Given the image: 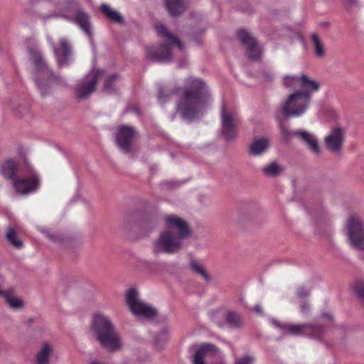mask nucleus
I'll use <instances>...</instances> for the list:
<instances>
[{"instance_id":"f257e3e1","label":"nucleus","mask_w":364,"mask_h":364,"mask_svg":"<svg viewBox=\"0 0 364 364\" xmlns=\"http://www.w3.org/2000/svg\"><path fill=\"white\" fill-rule=\"evenodd\" d=\"M185 82L187 86L183 87H178L172 90L160 88L158 100L161 104H164L175 95L177 97L176 112L183 119L192 120L204 114L212 99L208 87L202 79L189 77Z\"/></svg>"},{"instance_id":"f03ea898","label":"nucleus","mask_w":364,"mask_h":364,"mask_svg":"<svg viewBox=\"0 0 364 364\" xmlns=\"http://www.w3.org/2000/svg\"><path fill=\"white\" fill-rule=\"evenodd\" d=\"M166 229L162 231L153 242L152 250L155 254H175L183 247L184 240L191 235V230L186 221L176 215L165 218Z\"/></svg>"},{"instance_id":"7ed1b4c3","label":"nucleus","mask_w":364,"mask_h":364,"mask_svg":"<svg viewBox=\"0 0 364 364\" xmlns=\"http://www.w3.org/2000/svg\"><path fill=\"white\" fill-rule=\"evenodd\" d=\"M54 12L43 16V18L53 17L63 18L75 23L92 41L93 33L91 28L90 18L75 0H50Z\"/></svg>"},{"instance_id":"20e7f679","label":"nucleus","mask_w":364,"mask_h":364,"mask_svg":"<svg viewBox=\"0 0 364 364\" xmlns=\"http://www.w3.org/2000/svg\"><path fill=\"white\" fill-rule=\"evenodd\" d=\"M29 55L35 67L34 80L42 97L50 94L55 85H65L64 80L48 68L37 48L29 50Z\"/></svg>"},{"instance_id":"39448f33","label":"nucleus","mask_w":364,"mask_h":364,"mask_svg":"<svg viewBox=\"0 0 364 364\" xmlns=\"http://www.w3.org/2000/svg\"><path fill=\"white\" fill-rule=\"evenodd\" d=\"M90 331L96 340L106 349L116 351L122 348L121 337L109 316L102 314H95Z\"/></svg>"},{"instance_id":"423d86ee","label":"nucleus","mask_w":364,"mask_h":364,"mask_svg":"<svg viewBox=\"0 0 364 364\" xmlns=\"http://www.w3.org/2000/svg\"><path fill=\"white\" fill-rule=\"evenodd\" d=\"M156 31L158 35L164 39L165 44L161 45L158 48H148L147 57L158 62H171L172 48L177 46L180 50H183V45L176 36L168 32L164 25L156 26Z\"/></svg>"},{"instance_id":"0eeeda50","label":"nucleus","mask_w":364,"mask_h":364,"mask_svg":"<svg viewBox=\"0 0 364 364\" xmlns=\"http://www.w3.org/2000/svg\"><path fill=\"white\" fill-rule=\"evenodd\" d=\"M283 84L285 87L291 88L300 86L301 89L297 90L311 100L313 94L317 92L321 87V83L318 80L304 73L285 75L283 77Z\"/></svg>"},{"instance_id":"6e6552de","label":"nucleus","mask_w":364,"mask_h":364,"mask_svg":"<svg viewBox=\"0 0 364 364\" xmlns=\"http://www.w3.org/2000/svg\"><path fill=\"white\" fill-rule=\"evenodd\" d=\"M310 102L299 90H294L283 103L282 111L287 118L299 117L306 112Z\"/></svg>"},{"instance_id":"1a4fd4ad","label":"nucleus","mask_w":364,"mask_h":364,"mask_svg":"<svg viewBox=\"0 0 364 364\" xmlns=\"http://www.w3.org/2000/svg\"><path fill=\"white\" fill-rule=\"evenodd\" d=\"M271 323L277 328L281 330L284 335L291 336H306L313 338H318L323 333V328L320 326L305 323V324H291L282 323L276 319H271Z\"/></svg>"},{"instance_id":"9d476101","label":"nucleus","mask_w":364,"mask_h":364,"mask_svg":"<svg viewBox=\"0 0 364 364\" xmlns=\"http://www.w3.org/2000/svg\"><path fill=\"white\" fill-rule=\"evenodd\" d=\"M125 299L127 306L134 316L146 319H151L156 316V309L139 299V294L135 289L127 290Z\"/></svg>"},{"instance_id":"9b49d317","label":"nucleus","mask_w":364,"mask_h":364,"mask_svg":"<svg viewBox=\"0 0 364 364\" xmlns=\"http://www.w3.org/2000/svg\"><path fill=\"white\" fill-rule=\"evenodd\" d=\"M346 228L351 245L358 250H364V223L355 215L350 216Z\"/></svg>"},{"instance_id":"f8f14e48","label":"nucleus","mask_w":364,"mask_h":364,"mask_svg":"<svg viewBox=\"0 0 364 364\" xmlns=\"http://www.w3.org/2000/svg\"><path fill=\"white\" fill-rule=\"evenodd\" d=\"M103 74L102 70H92L77 85L76 92L78 98L85 99L92 93L100 77Z\"/></svg>"},{"instance_id":"ddd939ff","label":"nucleus","mask_w":364,"mask_h":364,"mask_svg":"<svg viewBox=\"0 0 364 364\" xmlns=\"http://www.w3.org/2000/svg\"><path fill=\"white\" fill-rule=\"evenodd\" d=\"M40 186V178L36 173L28 177L17 178L13 182L15 191L21 195H28L36 192Z\"/></svg>"},{"instance_id":"4468645a","label":"nucleus","mask_w":364,"mask_h":364,"mask_svg":"<svg viewBox=\"0 0 364 364\" xmlns=\"http://www.w3.org/2000/svg\"><path fill=\"white\" fill-rule=\"evenodd\" d=\"M222 134L224 137L230 141L235 138L237 135L236 127L238 119L236 114L225 110L224 106L221 109Z\"/></svg>"},{"instance_id":"2eb2a0df","label":"nucleus","mask_w":364,"mask_h":364,"mask_svg":"<svg viewBox=\"0 0 364 364\" xmlns=\"http://www.w3.org/2000/svg\"><path fill=\"white\" fill-rule=\"evenodd\" d=\"M346 131L341 127H335L325 136L324 141L326 147L333 152H338L345 141Z\"/></svg>"},{"instance_id":"dca6fc26","label":"nucleus","mask_w":364,"mask_h":364,"mask_svg":"<svg viewBox=\"0 0 364 364\" xmlns=\"http://www.w3.org/2000/svg\"><path fill=\"white\" fill-rule=\"evenodd\" d=\"M237 37L240 43L247 48L249 53V58L252 60L259 59L262 50L251 34L247 31L241 29L237 32Z\"/></svg>"},{"instance_id":"f3484780","label":"nucleus","mask_w":364,"mask_h":364,"mask_svg":"<svg viewBox=\"0 0 364 364\" xmlns=\"http://www.w3.org/2000/svg\"><path fill=\"white\" fill-rule=\"evenodd\" d=\"M60 66L67 64L69 57L72 55V47L65 38H61L59 41L60 48H56L51 38H48Z\"/></svg>"},{"instance_id":"a211bd4d","label":"nucleus","mask_w":364,"mask_h":364,"mask_svg":"<svg viewBox=\"0 0 364 364\" xmlns=\"http://www.w3.org/2000/svg\"><path fill=\"white\" fill-rule=\"evenodd\" d=\"M134 131L132 127L122 126L119 128L116 141L118 146L124 152L130 151L132 142L134 137Z\"/></svg>"},{"instance_id":"6ab92c4d","label":"nucleus","mask_w":364,"mask_h":364,"mask_svg":"<svg viewBox=\"0 0 364 364\" xmlns=\"http://www.w3.org/2000/svg\"><path fill=\"white\" fill-rule=\"evenodd\" d=\"M220 354L219 350L213 344L206 343L200 346L192 357L193 364H206L205 359Z\"/></svg>"},{"instance_id":"aec40b11","label":"nucleus","mask_w":364,"mask_h":364,"mask_svg":"<svg viewBox=\"0 0 364 364\" xmlns=\"http://www.w3.org/2000/svg\"><path fill=\"white\" fill-rule=\"evenodd\" d=\"M301 141L306 144L309 149L316 154H319L320 148L317 139L314 135L305 130H297L294 132Z\"/></svg>"},{"instance_id":"412c9836","label":"nucleus","mask_w":364,"mask_h":364,"mask_svg":"<svg viewBox=\"0 0 364 364\" xmlns=\"http://www.w3.org/2000/svg\"><path fill=\"white\" fill-rule=\"evenodd\" d=\"M270 141L265 137L255 139L250 144L248 150L251 156H258L262 155L268 150Z\"/></svg>"},{"instance_id":"4be33fe9","label":"nucleus","mask_w":364,"mask_h":364,"mask_svg":"<svg viewBox=\"0 0 364 364\" xmlns=\"http://www.w3.org/2000/svg\"><path fill=\"white\" fill-rule=\"evenodd\" d=\"M18 168V165L16 161L8 159L1 164L0 172L4 178L11 179L14 181L17 178L16 176Z\"/></svg>"},{"instance_id":"5701e85b","label":"nucleus","mask_w":364,"mask_h":364,"mask_svg":"<svg viewBox=\"0 0 364 364\" xmlns=\"http://www.w3.org/2000/svg\"><path fill=\"white\" fill-rule=\"evenodd\" d=\"M53 353V346L48 342H43L36 355L37 364H48L49 358Z\"/></svg>"},{"instance_id":"b1692460","label":"nucleus","mask_w":364,"mask_h":364,"mask_svg":"<svg viewBox=\"0 0 364 364\" xmlns=\"http://www.w3.org/2000/svg\"><path fill=\"white\" fill-rule=\"evenodd\" d=\"M166 8L171 16H178L187 8V0H165Z\"/></svg>"},{"instance_id":"393cba45","label":"nucleus","mask_w":364,"mask_h":364,"mask_svg":"<svg viewBox=\"0 0 364 364\" xmlns=\"http://www.w3.org/2000/svg\"><path fill=\"white\" fill-rule=\"evenodd\" d=\"M101 11L108 18L116 23H122L124 20L123 16L119 12L113 9L110 6L107 4H102Z\"/></svg>"},{"instance_id":"a878e982","label":"nucleus","mask_w":364,"mask_h":364,"mask_svg":"<svg viewBox=\"0 0 364 364\" xmlns=\"http://www.w3.org/2000/svg\"><path fill=\"white\" fill-rule=\"evenodd\" d=\"M282 166L276 161L264 166L262 168L263 174L268 177H277L282 172Z\"/></svg>"},{"instance_id":"bb28decb","label":"nucleus","mask_w":364,"mask_h":364,"mask_svg":"<svg viewBox=\"0 0 364 364\" xmlns=\"http://www.w3.org/2000/svg\"><path fill=\"white\" fill-rule=\"evenodd\" d=\"M190 267H191V269L194 272L199 274L205 280L208 281L210 279V277L209 274L207 273L203 264L200 261H198L196 259H192L190 262Z\"/></svg>"},{"instance_id":"cd10ccee","label":"nucleus","mask_w":364,"mask_h":364,"mask_svg":"<svg viewBox=\"0 0 364 364\" xmlns=\"http://www.w3.org/2000/svg\"><path fill=\"white\" fill-rule=\"evenodd\" d=\"M311 41L314 46V53L316 57L322 58L325 55L326 50L323 44L316 33L311 35Z\"/></svg>"},{"instance_id":"c85d7f7f","label":"nucleus","mask_w":364,"mask_h":364,"mask_svg":"<svg viewBox=\"0 0 364 364\" xmlns=\"http://www.w3.org/2000/svg\"><path fill=\"white\" fill-rule=\"evenodd\" d=\"M227 323L232 327H239L242 324V319L240 316L234 311H229L225 317Z\"/></svg>"},{"instance_id":"c756f323","label":"nucleus","mask_w":364,"mask_h":364,"mask_svg":"<svg viewBox=\"0 0 364 364\" xmlns=\"http://www.w3.org/2000/svg\"><path fill=\"white\" fill-rule=\"evenodd\" d=\"M6 238L14 247L20 248L22 246V242L18 238L14 229H8L6 232Z\"/></svg>"},{"instance_id":"7c9ffc66","label":"nucleus","mask_w":364,"mask_h":364,"mask_svg":"<svg viewBox=\"0 0 364 364\" xmlns=\"http://www.w3.org/2000/svg\"><path fill=\"white\" fill-rule=\"evenodd\" d=\"M117 78V75H112L109 76L104 84V90L108 92L112 91L113 90V85Z\"/></svg>"},{"instance_id":"2f4dec72","label":"nucleus","mask_w":364,"mask_h":364,"mask_svg":"<svg viewBox=\"0 0 364 364\" xmlns=\"http://www.w3.org/2000/svg\"><path fill=\"white\" fill-rule=\"evenodd\" d=\"M254 357L251 355H245L244 357L237 358L235 364H253Z\"/></svg>"},{"instance_id":"473e14b6","label":"nucleus","mask_w":364,"mask_h":364,"mask_svg":"<svg viewBox=\"0 0 364 364\" xmlns=\"http://www.w3.org/2000/svg\"><path fill=\"white\" fill-rule=\"evenodd\" d=\"M310 294V290L305 288L304 287H299L296 290V294L300 299H304L308 296Z\"/></svg>"},{"instance_id":"72a5a7b5","label":"nucleus","mask_w":364,"mask_h":364,"mask_svg":"<svg viewBox=\"0 0 364 364\" xmlns=\"http://www.w3.org/2000/svg\"><path fill=\"white\" fill-rule=\"evenodd\" d=\"M279 127H280L281 132H282V135L284 136V137H285L286 139H288L291 136V133L288 129V127L285 124H280ZM292 134H294V132L292 133Z\"/></svg>"},{"instance_id":"f704fd0d","label":"nucleus","mask_w":364,"mask_h":364,"mask_svg":"<svg viewBox=\"0 0 364 364\" xmlns=\"http://www.w3.org/2000/svg\"><path fill=\"white\" fill-rule=\"evenodd\" d=\"M300 309L302 313H306L309 309V305L306 302L301 303Z\"/></svg>"},{"instance_id":"c9c22d12","label":"nucleus","mask_w":364,"mask_h":364,"mask_svg":"<svg viewBox=\"0 0 364 364\" xmlns=\"http://www.w3.org/2000/svg\"><path fill=\"white\" fill-rule=\"evenodd\" d=\"M255 310L258 314H261L262 313V307L259 305H256L255 306Z\"/></svg>"},{"instance_id":"e433bc0d","label":"nucleus","mask_w":364,"mask_h":364,"mask_svg":"<svg viewBox=\"0 0 364 364\" xmlns=\"http://www.w3.org/2000/svg\"><path fill=\"white\" fill-rule=\"evenodd\" d=\"M4 279L0 275V287H4Z\"/></svg>"},{"instance_id":"4c0bfd02","label":"nucleus","mask_w":364,"mask_h":364,"mask_svg":"<svg viewBox=\"0 0 364 364\" xmlns=\"http://www.w3.org/2000/svg\"><path fill=\"white\" fill-rule=\"evenodd\" d=\"M48 237L53 240V241H55L56 240V238L55 236H53V235H49Z\"/></svg>"},{"instance_id":"58836bf2","label":"nucleus","mask_w":364,"mask_h":364,"mask_svg":"<svg viewBox=\"0 0 364 364\" xmlns=\"http://www.w3.org/2000/svg\"><path fill=\"white\" fill-rule=\"evenodd\" d=\"M90 364H102V363L100 362H97V361H92L90 363Z\"/></svg>"}]
</instances>
